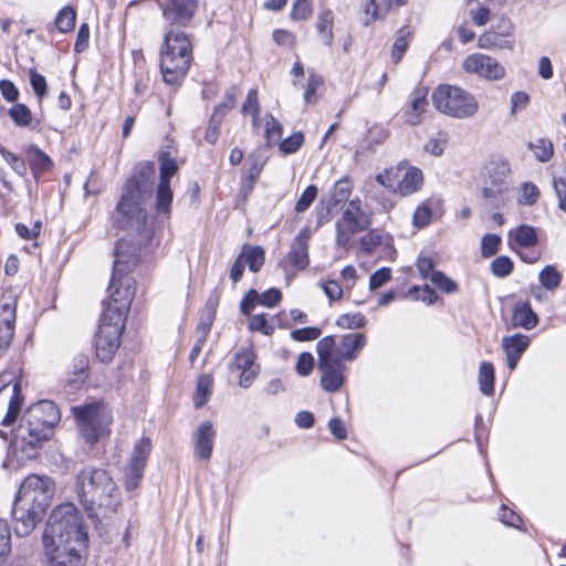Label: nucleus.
<instances>
[{"instance_id":"e2e57ef3","label":"nucleus","mask_w":566,"mask_h":566,"mask_svg":"<svg viewBox=\"0 0 566 566\" xmlns=\"http://www.w3.org/2000/svg\"><path fill=\"white\" fill-rule=\"evenodd\" d=\"M314 367V357L312 354L304 352L301 353L297 357L296 363V373L302 376H308Z\"/></svg>"},{"instance_id":"6ab92c4d","label":"nucleus","mask_w":566,"mask_h":566,"mask_svg":"<svg viewBox=\"0 0 566 566\" xmlns=\"http://www.w3.org/2000/svg\"><path fill=\"white\" fill-rule=\"evenodd\" d=\"M11 384H13L12 396L8 405L7 415L2 419L3 426H11L17 420L23 402L20 381L15 380V376L12 371H3L0 375V392Z\"/></svg>"},{"instance_id":"4be33fe9","label":"nucleus","mask_w":566,"mask_h":566,"mask_svg":"<svg viewBox=\"0 0 566 566\" xmlns=\"http://www.w3.org/2000/svg\"><path fill=\"white\" fill-rule=\"evenodd\" d=\"M15 327V304L7 302L0 305V349L10 346Z\"/></svg>"},{"instance_id":"dca6fc26","label":"nucleus","mask_w":566,"mask_h":566,"mask_svg":"<svg viewBox=\"0 0 566 566\" xmlns=\"http://www.w3.org/2000/svg\"><path fill=\"white\" fill-rule=\"evenodd\" d=\"M462 67L467 73L490 81L501 80L505 75L504 67L495 59L481 53L468 55L462 62Z\"/></svg>"},{"instance_id":"e433bc0d","label":"nucleus","mask_w":566,"mask_h":566,"mask_svg":"<svg viewBox=\"0 0 566 566\" xmlns=\"http://www.w3.org/2000/svg\"><path fill=\"white\" fill-rule=\"evenodd\" d=\"M542 286L548 291L557 289L562 281V274L553 265H546L538 274Z\"/></svg>"},{"instance_id":"13d9d810","label":"nucleus","mask_w":566,"mask_h":566,"mask_svg":"<svg viewBox=\"0 0 566 566\" xmlns=\"http://www.w3.org/2000/svg\"><path fill=\"white\" fill-rule=\"evenodd\" d=\"M430 281L443 292L452 293L457 291V284L440 271L432 272Z\"/></svg>"},{"instance_id":"39448f33","label":"nucleus","mask_w":566,"mask_h":566,"mask_svg":"<svg viewBox=\"0 0 566 566\" xmlns=\"http://www.w3.org/2000/svg\"><path fill=\"white\" fill-rule=\"evenodd\" d=\"M123 243H118L115 250V260L112 280L108 286L109 300L105 303L102 315L106 318L117 317L126 322L135 293V281L128 275V272L136 264L135 254H126L123 250Z\"/></svg>"},{"instance_id":"a18cd8bd","label":"nucleus","mask_w":566,"mask_h":566,"mask_svg":"<svg viewBox=\"0 0 566 566\" xmlns=\"http://www.w3.org/2000/svg\"><path fill=\"white\" fill-rule=\"evenodd\" d=\"M9 115L18 126H28L32 120V113L24 104H15L9 109Z\"/></svg>"},{"instance_id":"f257e3e1","label":"nucleus","mask_w":566,"mask_h":566,"mask_svg":"<svg viewBox=\"0 0 566 566\" xmlns=\"http://www.w3.org/2000/svg\"><path fill=\"white\" fill-rule=\"evenodd\" d=\"M199 8V0H167L163 17L170 30L164 36L160 51V71L167 84L179 85L187 75L192 61V45L180 28L191 24Z\"/></svg>"},{"instance_id":"c85d7f7f","label":"nucleus","mask_w":566,"mask_h":566,"mask_svg":"<svg viewBox=\"0 0 566 566\" xmlns=\"http://www.w3.org/2000/svg\"><path fill=\"white\" fill-rule=\"evenodd\" d=\"M244 265L247 264L251 272H258L262 268L265 260V252L260 245H248L242 247L241 253Z\"/></svg>"},{"instance_id":"412c9836","label":"nucleus","mask_w":566,"mask_h":566,"mask_svg":"<svg viewBox=\"0 0 566 566\" xmlns=\"http://www.w3.org/2000/svg\"><path fill=\"white\" fill-rule=\"evenodd\" d=\"M216 431L210 421L200 423L195 433V454L197 458L207 460L211 457Z\"/></svg>"},{"instance_id":"0e129e2a","label":"nucleus","mask_w":566,"mask_h":566,"mask_svg":"<svg viewBox=\"0 0 566 566\" xmlns=\"http://www.w3.org/2000/svg\"><path fill=\"white\" fill-rule=\"evenodd\" d=\"M384 237L375 230L369 231L360 239L361 250L371 253L377 245L382 243Z\"/></svg>"},{"instance_id":"09e8293b","label":"nucleus","mask_w":566,"mask_h":566,"mask_svg":"<svg viewBox=\"0 0 566 566\" xmlns=\"http://www.w3.org/2000/svg\"><path fill=\"white\" fill-rule=\"evenodd\" d=\"M491 271L497 277H505L512 273L513 262L507 256H497L491 263Z\"/></svg>"},{"instance_id":"6e6d98bb","label":"nucleus","mask_w":566,"mask_h":566,"mask_svg":"<svg viewBox=\"0 0 566 566\" xmlns=\"http://www.w3.org/2000/svg\"><path fill=\"white\" fill-rule=\"evenodd\" d=\"M366 324V318L364 315L356 314H344L337 318V325L342 328H360Z\"/></svg>"},{"instance_id":"052dcab7","label":"nucleus","mask_w":566,"mask_h":566,"mask_svg":"<svg viewBox=\"0 0 566 566\" xmlns=\"http://www.w3.org/2000/svg\"><path fill=\"white\" fill-rule=\"evenodd\" d=\"M322 331L318 327H304L291 332V338L296 342H308L319 337Z\"/></svg>"},{"instance_id":"4468645a","label":"nucleus","mask_w":566,"mask_h":566,"mask_svg":"<svg viewBox=\"0 0 566 566\" xmlns=\"http://www.w3.org/2000/svg\"><path fill=\"white\" fill-rule=\"evenodd\" d=\"M151 451V441L143 437L134 444L129 461L125 470V488L128 491L135 490L144 475V469Z\"/></svg>"},{"instance_id":"ddd939ff","label":"nucleus","mask_w":566,"mask_h":566,"mask_svg":"<svg viewBox=\"0 0 566 566\" xmlns=\"http://www.w3.org/2000/svg\"><path fill=\"white\" fill-rule=\"evenodd\" d=\"M164 150L159 154V185L156 191V210L158 213L167 214L170 212V206L172 202V190L170 188V179L175 176L179 169L175 156H172L170 149Z\"/></svg>"},{"instance_id":"3c124183","label":"nucleus","mask_w":566,"mask_h":566,"mask_svg":"<svg viewBox=\"0 0 566 566\" xmlns=\"http://www.w3.org/2000/svg\"><path fill=\"white\" fill-rule=\"evenodd\" d=\"M30 83L39 101H42L43 97L48 94V83L45 77L42 74L38 73L35 70L31 69Z\"/></svg>"},{"instance_id":"f3484780","label":"nucleus","mask_w":566,"mask_h":566,"mask_svg":"<svg viewBox=\"0 0 566 566\" xmlns=\"http://www.w3.org/2000/svg\"><path fill=\"white\" fill-rule=\"evenodd\" d=\"M332 340V354L336 359L354 360L363 347L366 345V337L359 333L345 334L340 337L339 342L336 343L333 336H325Z\"/></svg>"},{"instance_id":"c9c22d12","label":"nucleus","mask_w":566,"mask_h":566,"mask_svg":"<svg viewBox=\"0 0 566 566\" xmlns=\"http://www.w3.org/2000/svg\"><path fill=\"white\" fill-rule=\"evenodd\" d=\"M410 35L411 33L407 28H401L398 31L391 51V60L395 64H398L401 61L406 50L408 49Z\"/></svg>"},{"instance_id":"ea45409f","label":"nucleus","mask_w":566,"mask_h":566,"mask_svg":"<svg viewBox=\"0 0 566 566\" xmlns=\"http://www.w3.org/2000/svg\"><path fill=\"white\" fill-rule=\"evenodd\" d=\"M539 198L538 187L530 181H525L520 186V195L517 202L524 206H534Z\"/></svg>"},{"instance_id":"bb28decb","label":"nucleus","mask_w":566,"mask_h":566,"mask_svg":"<svg viewBox=\"0 0 566 566\" xmlns=\"http://www.w3.org/2000/svg\"><path fill=\"white\" fill-rule=\"evenodd\" d=\"M364 230L365 228L356 226V223H354L353 220H349L348 217L345 218L342 216V218L336 222V244L342 248H347L352 238Z\"/></svg>"},{"instance_id":"cd10ccee","label":"nucleus","mask_w":566,"mask_h":566,"mask_svg":"<svg viewBox=\"0 0 566 566\" xmlns=\"http://www.w3.org/2000/svg\"><path fill=\"white\" fill-rule=\"evenodd\" d=\"M343 217L353 220L356 226L367 229L371 223V214L363 209V202L359 198L349 200L347 208L343 211Z\"/></svg>"},{"instance_id":"c03bdc74","label":"nucleus","mask_w":566,"mask_h":566,"mask_svg":"<svg viewBox=\"0 0 566 566\" xmlns=\"http://www.w3.org/2000/svg\"><path fill=\"white\" fill-rule=\"evenodd\" d=\"M283 133L281 123L271 114L265 116V136L269 145L277 143Z\"/></svg>"},{"instance_id":"20e7f679","label":"nucleus","mask_w":566,"mask_h":566,"mask_svg":"<svg viewBox=\"0 0 566 566\" xmlns=\"http://www.w3.org/2000/svg\"><path fill=\"white\" fill-rule=\"evenodd\" d=\"M74 490L90 517H106L120 505L118 488L105 469L86 467L80 470Z\"/></svg>"},{"instance_id":"bf43d9fd","label":"nucleus","mask_w":566,"mask_h":566,"mask_svg":"<svg viewBox=\"0 0 566 566\" xmlns=\"http://www.w3.org/2000/svg\"><path fill=\"white\" fill-rule=\"evenodd\" d=\"M312 14L311 0H296L291 11L293 20H306Z\"/></svg>"},{"instance_id":"1a4fd4ad","label":"nucleus","mask_w":566,"mask_h":566,"mask_svg":"<svg viewBox=\"0 0 566 566\" xmlns=\"http://www.w3.org/2000/svg\"><path fill=\"white\" fill-rule=\"evenodd\" d=\"M332 340L321 338L316 345L317 367L322 373L321 386L325 391L335 392L340 389L345 381L346 366L332 354Z\"/></svg>"},{"instance_id":"69168bd1","label":"nucleus","mask_w":566,"mask_h":566,"mask_svg":"<svg viewBox=\"0 0 566 566\" xmlns=\"http://www.w3.org/2000/svg\"><path fill=\"white\" fill-rule=\"evenodd\" d=\"M282 298V293L277 289H270L263 293H258L256 302L261 305L273 307Z\"/></svg>"},{"instance_id":"4c0bfd02","label":"nucleus","mask_w":566,"mask_h":566,"mask_svg":"<svg viewBox=\"0 0 566 566\" xmlns=\"http://www.w3.org/2000/svg\"><path fill=\"white\" fill-rule=\"evenodd\" d=\"M255 367H259L255 365V354L250 348L238 352L231 363V368L240 371Z\"/></svg>"},{"instance_id":"de8ad7c7","label":"nucleus","mask_w":566,"mask_h":566,"mask_svg":"<svg viewBox=\"0 0 566 566\" xmlns=\"http://www.w3.org/2000/svg\"><path fill=\"white\" fill-rule=\"evenodd\" d=\"M11 551V533L6 521L0 520V565Z\"/></svg>"},{"instance_id":"79ce46f5","label":"nucleus","mask_w":566,"mask_h":566,"mask_svg":"<svg viewBox=\"0 0 566 566\" xmlns=\"http://www.w3.org/2000/svg\"><path fill=\"white\" fill-rule=\"evenodd\" d=\"M75 11L71 7H64L55 18V25L63 33L70 32L75 27Z\"/></svg>"},{"instance_id":"864d4df0","label":"nucleus","mask_w":566,"mask_h":566,"mask_svg":"<svg viewBox=\"0 0 566 566\" xmlns=\"http://www.w3.org/2000/svg\"><path fill=\"white\" fill-rule=\"evenodd\" d=\"M322 84H323L322 76H319L315 73H310L308 78H307V86H306V90L304 93V99L306 103L314 104L317 102L316 91L319 86H322Z\"/></svg>"},{"instance_id":"6e6552de","label":"nucleus","mask_w":566,"mask_h":566,"mask_svg":"<svg viewBox=\"0 0 566 566\" xmlns=\"http://www.w3.org/2000/svg\"><path fill=\"white\" fill-rule=\"evenodd\" d=\"M431 98L438 112L452 118H471L479 111L475 96L460 86L441 84L433 90Z\"/></svg>"},{"instance_id":"603ef678","label":"nucleus","mask_w":566,"mask_h":566,"mask_svg":"<svg viewBox=\"0 0 566 566\" xmlns=\"http://www.w3.org/2000/svg\"><path fill=\"white\" fill-rule=\"evenodd\" d=\"M303 143L304 135L301 132H296L281 142L280 150L284 154H294L302 147Z\"/></svg>"},{"instance_id":"4d7b16f0","label":"nucleus","mask_w":566,"mask_h":566,"mask_svg":"<svg viewBox=\"0 0 566 566\" xmlns=\"http://www.w3.org/2000/svg\"><path fill=\"white\" fill-rule=\"evenodd\" d=\"M0 154L4 161L10 165L12 170L20 176H23L27 172V166L23 159H21L18 155L7 150L0 149Z\"/></svg>"},{"instance_id":"9d476101","label":"nucleus","mask_w":566,"mask_h":566,"mask_svg":"<svg viewBox=\"0 0 566 566\" xmlns=\"http://www.w3.org/2000/svg\"><path fill=\"white\" fill-rule=\"evenodd\" d=\"M55 493L54 481L45 475L31 474L21 483L17 501L45 512Z\"/></svg>"},{"instance_id":"49530a36","label":"nucleus","mask_w":566,"mask_h":566,"mask_svg":"<svg viewBox=\"0 0 566 566\" xmlns=\"http://www.w3.org/2000/svg\"><path fill=\"white\" fill-rule=\"evenodd\" d=\"M448 143V134L446 132H439L436 136L428 139L424 145L427 153L433 156H441L444 151V147Z\"/></svg>"},{"instance_id":"37998d69","label":"nucleus","mask_w":566,"mask_h":566,"mask_svg":"<svg viewBox=\"0 0 566 566\" xmlns=\"http://www.w3.org/2000/svg\"><path fill=\"white\" fill-rule=\"evenodd\" d=\"M514 239L521 247H533L537 242L535 229L531 226L523 224L516 228Z\"/></svg>"},{"instance_id":"9b49d317","label":"nucleus","mask_w":566,"mask_h":566,"mask_svg":"<svg viewBox=\"0 0 566 566\" xmlns=\"http://www.w3.org/2000/svg\"><path fill=\"white\" fill-rule=\"evenodd\" d=\"M125 328V322L118 317L106 318L101 316L98 329L95 334V352L96 357L102 363H109L120 346V336Z\"/></svg>"},{"instance_id":"5701e85b","label":"nucleus","mask_w":566,"mask_h":566,"mask_svg":"<svg viewBox=\"0 0 566 566\" xmlns=\"http://www.w3.org/2000/svg\"><path fill=\"white\" fill-rule=\"evenodd\" d=\"M428 90L426 87H416L410 96V106L405 111L403 116L407 124L417 126L422 122V115L428 107Z\"/></svg>"},{"instance_id":"f03ea898","label":"nucleus","mask_w":566,"mask_h":566,"mask_svg":"<svg viewBox=\"0 0 566 566\" xmlns=\"http://www.w3.org/2000/svg\"><path fill=\"white\" fill-rule=\"evenodd\" d=\"M60 419L59 408L50 400L30 406L21 418L12 442L17 459L21 462L35 459Z\"/></svg>"},{"instance_id":"7ed1b4c3","label":"nucleus","mask_w":566,"mask_h":566,"mask_svg":"<svg viewBox=\"0 0 566 566\" xmlns=\"http://www.w3.org/2000/svg\"><path fill=\"white\" fill-rule=\"evenodd\" d=\"M154 176V164L146 161L137 165L126 180L114 214V221L119 228L135 232L144 230L147 221L144 205L153 193Z\"/></svg>"},{"instance_id":"72a5a7b5","label":"nucleus","mask_w":566,"mask_h":566,"mask_svg":"<svg viewBox=\"0 0 566 566\" xmlns=\"http://www.w3.org/2000/svg\"><path fill=\"white\" fill-rule=\"evenodd\" d=\"M213 378L210 375H203L198 378L193 403L196 408H201L209 399L212 392Z\"/></svg>"},{"instance_id":"8fccbe9b","label":"nucleus","mask_w":566,"mask_h":566,"mask_svg":"<svg viewBox=\"0 0 566 566\" xmlns=\"http://www.w3.org/2000/svg\"><path fill=\"white\" fill-rule=\"evenodd\" d=\"M317 187L310 185L301 195L295 205L296 212H304L307 210L317 197Z\"/></svg>"},{"instance_id":"2eb2a0df","label":"nucleus","mask_w":566,"mask_h":566,"mask_svg":"<svg viewBox=\"0 0 566 566\" xmlns=\"http://www.w3.org/2000/svg\"><path fill=\"white\" fill-rule=\"evenodd\" d=\"M48 566H82V552L86 546L43 541Z\"/></svg>"},{"instance_id":"b1692460","label":"nucleus","mask_w":566,"mask_h":566,"mask_svg":"<svg viewBox=\"0 0 566 566\" xmlns=\"http://www.w3.org/2000/svg\"><path fill=\"white\" fill-rule=\"evenodd\" d=\"M530 338L522 334H514L502 339V347L506 355V364L511 370H514L521 355L526 350Z\"/></svg>"},{"instance_id":"2f4dec72","label":"nucleus","mask_w":566,"mask_h":566,"mask_svg":"<svg viewBox=\"0 0 566 566\" xmlns=\"http://www.w3.org/2000/svg\"><path fill=\"white\" fill-rule=\"evenodd\" d=\"M334 17L329 9H324L318 14L317 32L323 44L329 46L333 42Z\"/></svg>"},{"instance_id":"c756f323","label":"nucleus","mask_w":566,"mask_h":566,"mask_svg":"<svg viewBox=\"0 0 566 566\" xmlns=\"http://www.w3.org/2000/svg\"><path fill=\"white\" fill-rule=\"evenodd\" d=\"M503 31L502 33H497L494 31H489L481 34L478 39V45L481 49H493V48H503L502 42L503 36L510 35L512 32V25L507 20H502Z\"/></svg>"},{"instance_id":"a878e982","label":"nucleus","mask_w":566,"mask_h":566,"mask_svg":"<svg viewBox=\"0 0 566 566\" xmlns=\"http://www.w3.org/2000/svg\"><path fill=\"white\" fill-rule=\"evenodd\" d=\"M423 184L422 171L416 167L406 170L403 177L398 184V191L401 196H408L418 191Z\"/></svg>"},{"instance_id":"f8f14e48","label":"nucleus","mask_w":566,"mask_h":566,"mask_svg":"<svg viewBox=\"0 0 566 566\" xmlns=\"http://www.w3.org/2000/svg\"><path fill=\"white\" fill-rule=\"evenodd\" d=\"M488 167L489 176L482 188V196L494 208H501L507 200L510 165L505 160L491 163Z\"/></svg>"},{"instance_id":"774afa93","label":"nucleus","mask_w":566,"mask_h":566,"mask_svg":"<svg viewBox=\"0 0 566 566\" xmlns=\"http://www.w3.org/2000/svg\"><path fill=\"white\" fill-rule=\"evenodd\" d=\"M222 118L220 115L218 114H212L211 115V118L209 120V125H208V128L206 130V134H205V139L213 145L217 143L218 140V136H219V127L222 123Z\"/></svg>"},{"instance_id":"aec40b11","label":"nucleus","mask_w":566,"mask_h":566,"mask_svg":"<svg viewBox=\"0 0 566 566\" xmlns=\"http://www.w3.org/2000/svg\"><path fill=\"white\" fill-rule=\"evenodd\" d=\"M311 229L305 227L295 237L289 252L290 263L297 270H303L308 265V242Z\"/></svg>"},{"instance_id":"a211bd4d","label":"nucleus","mask_w":566,"mask_h":566,"mask_svg":"<svg viewBox=\"0 0 566 566\" xmlns=\"http://www.w3.org/2000/svg\"><path fill=\"white\" fill-rule=\"evenodd\" d=\"M14 518V532L18 536L29 535L35 527V525L42 520L44 512H38L31 505L22 504L21 502H14L12 510Z\"/></svg>"},{"instance_id":"393cba45","label":"nucleus","mask_w":566,"mask_h":566,"mask_svg":"<svg viewBox=\"0 0 566 566\" xmlns=\"http://www.w3.org/2000/svg\"><path fill=\"white\" fill-rule=\"evenodd\" d=\"M512 322L514 326L532 329L537 325L538 317L532 310L530 303L523 302L515 305Z\"/></svg>"},{"instance_id":"338daca9","label":"nucleus","mask_w":566,"mask_h":566,"mask_svg":"<svg viewBox=\"0 0 566 566\" xmlns=\"http://www.w3.org/2000/svg\"><path fill=\"white\" fill-rule=\"evenodd\" d=\"M249 328L251 331L262 332L265 335H271L274 331L273 326L268 324L264 314L252 315L249 321Z\"/></svg>"},{"instance_id":"423d86ee","label":"nucleus","mask_w":566,"mask_h":566,"mask_svg":"<svg viewBox=\"0 0 566 566\" xmlns=\"http://www.w3.org/2000/svg\"><path fill=\"white\" fill-rule=\"evenodd\" d=\"M43 541L86 546L87 534L80 512L73 503H64L53 510L46 523Z\"/></svg>"},{"instance_id":"473e14b6","label":"nucleus","mask_w":566,"mask_h":566,"mask_svg":"<svg viewBox=\"0 0 566 566\" xmlns=\"http://www.w3.org/2000/svg\"><path fill=\"white\" fill-rule=\"evenodd\" d=\"M352 188L350 181L346 178L336 181L327 200V212H329L333 207L347 201Z\"/></svg>"},{"instance_id":"58836bf2","label":"nucleus","mask_w":566,"mask_h":566,"mask_svg":"<svg viewBox=\"0 0 566 566\" xmlns=\"http://www.w3.org/2000/svg\"><path fill=\"white\" fill-rule=\"evenodd\" d=\"M528 147L533 150L536 159L542 163L548 161L554 154L553 143L549 139L538 138L534 143H530Z\"/></svg>"},{"instance_id":"0eeeda50","label":"nucleus","mask_w":566,"mask_h":566,"mask_svg":"<svg viewBox=\"0 0 566 566\" xmlns=\"http://www.w3.org/2000/svg\"><path fill=\"white\" fill-rule=\"evenodd\" d=\"M81 437L94 444L111 434L112 410L104 402L96 401L72 408Z\"/></svg>"},{"instance_id":"7c9ffc66","label":"nucleus","mask_w":566,"mask_h":566,"mask_svg":"<svg viewBox=\"0 0 566 566\" xmlns=\"http://www.w3.org/2000/svg\"><path fill=\"white\" fill-rule=\"evenodd\" d=\"M27 154L30 167L35 176L52 168L51 158L36 146H30Z\"/></svg>"},{"instance_id":"f704fd0d","label":"nucleus","mask_w":566,"mask_h":566,"mask_svg":"<svg viewBox=\"0 0 566 566\" xmlns=\"http://www.w3.org/2000/svg\"><path fill=\"white\" fill-rule=\"evenodd\" d=\"M479 386L484 395H492L494 391V368L491 363L483 361L479 370Z\"/></svg>"},{"instance_id":"a19ab883","label":"nucleus","mask_w":566,"mask_h":566,"mask_svg":"<svg viewBox=\"0 0 566 566\" xmlns=\"http://www.w3.org/2000/svg\"><path fill=\"white\" fill-rule=\"evenodd\" d=\"M239 94H240V88L238 86L233 85V86L229 87L224 94L223 101L214 107L212 114H218L223 119L226 114L234 107L235 99Z\"/></svg>"},{"instance_id":"5fc2aeb1","label":"nucleus","mask_w":566,"mask_h":566,"mask_svg":"<svg viewBox=\"0 0 566 566\" xmlns=\"http://www.w3.org/2000/svg\"><path fill=\"white\" fill-rule=\"evenodd\" d=\"M501 243V238L496 234H485L481 240V254L483 258L494 255Z\"/></svg>"},{"instance_id":"680f3d73","label":"nucleus","mask_w":566,"mask_h":566,"mask_svg":"<svg viewBox=\"0 0 566 566\" xmlns=\"http://www.w3.org/2000/svg\"><path fill=\"white\" fill-rule=\"evenodd\" d=\"M260 112V105L258 101V91L255 88H251L245 97V101L242 105V113L243 114H251L252 117L256 118V115H259Z\"/></svg>"}]
</instances>
